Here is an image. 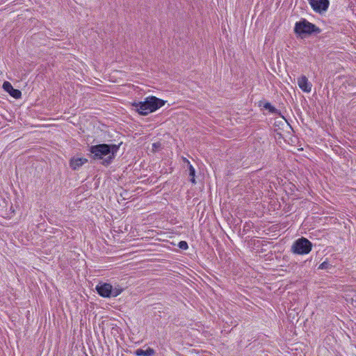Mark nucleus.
Masks as SVG:
<instances>
[{"instance_id": "f257e3e1", "label": "nucleus", "mask_w": 356, "mask_h": 356, "mask_svg": "<svg viewBox=\"0 0 356 356\" xmlns=\"http://www.w3.org/2000/svg\"><path fill=\"white\" fill-rule=\"evenodd\" d=\"M165 102L154 96H149L143 102H134L132 106L140 115H147L164 106Z\"/></svg>"}, {"instance_id": "f03ea898", "label": "nucleus", "mask_w": 356, "mask_h": 356, "mask_svg": "<svg viewBox=\"0 0 356 356\" xmlns=\"http://www.w3.org/2000/svg\"><path fill=\"white\" fill-rule=\"evenodd\" d=\"M96 290L99 295L104 298L117 297L123 291V289L118 285L113 287L111 284L104 282H99L96 286Z\"/></svg>"}, {"instance_id": "7ed1b4c3", "label": "nucleus", "mask_w": 356, "mask_h": 356, "mask_svg": "<svg viewBox=\"0 0 356 356\" xmlns=\"http://www.w3.org/2000/svg\"><path fill=\"white\" fill-rule=\"evenodd\" d=\"M118 149V147L115 145H108L106 144H101L94 145L90 147V152L93 155L94 159H100L104 156L110 154H114Z\"/></svg>"}, {"instance_id": "20e7f679", "label": "nucleus", "mask_w": 356, "mask_h": 356, "mask_svg": "<svg viewBox=\"0 0 356 356\" xmlns=\"http://www.w3.org/2000/svg\"><path fill=\"white\" fill-rule=\"evenodd\" d=\"M312 243L308 239L302 237L293 243L291 250L295 254H305L312 250Z\"/></svg>"}, {"instance_id": "39448f33", "label": "nucleus", "mask_w": 356, "mask_h": 356, "mask_svg": "<svg viewBox=\"0 0 356 356\" xmlns=\"http://www.w3.org/2000/svg\"><path fill=\"white\" fill-rule=\"evenodd\" d=\"M315 27L314 24L303 19L296 24L294 30L297 34L302 35L314 32Z\"/></svg>"}, {"instance_id": "423d86ee", "label": "nucleus", "mask_w": 356, "mask_h": 356, "mask_svg": "<svg viewBox=\"0 0 356 356\" xmlns=\"http://www.w3.org/2000/svg\"><path fill=\"white\" fill-rule=\"evenodd\" d=\"M312 8L317 13H323L328 9L329 0H308Z\"/></svg>"}, {"instance_id": "0eeeda50", "label": "nucleus", "mask_w": 356, "mask_h": 356, "mask_svg": "<svg viewBox=\"0 0 356 356\" xmlns=\"http://www.w3.org/2000/svg\"><path fill=\"white\" fill-rule=\"evenodd\" d=\"M298 85L299 88L305 92H310L312 91V84L308 81V79L302 75L298 78Z\"/></svg>"}, {"instance_id": "6e6552de", "label": "nucleus", "mask_w": 356, "mask_h": 356, "mask_svg": "<svg viewBox=\"0 0 356 356\" xmlns=\"http://www.w3.org/2000/svg\"><path fill=\"white\" fill-rule=\"evenodd\" d=\"M3 88L8 92L12 97L15 99H19L22 96V92L19 90L13 88V86L8 81H5L3 83Z\"/></svg>"}, {"instance_id": "1a4fd4ad", "label": "nucleus", "mask_w": 356, "mask_h": 356, "mask_svg": "<svg viewBox=\"0 0 356 356\" xmlns=\"http://www.w3.org/2000/svg\"><path fill=\"white\" fill-rule=\"evenodd\" d=\"M87 162V159L85 158L81 157H73L71 159L70 161V165L72 169L76 170L79 169L81 166H82L84 163Z\"/></svg>"}, {"instance_id": "9d476101", "label": "nucleus", "mask_w": 356, "mask_h": 356, "mask_svg": "<svg viewBox=\"0 0 356 356\" xmlns=\"http://www.w3.org/2000/svg\"><path fill=\"white\" fill-rule=\"evenodd\" d=\"M137 356H152L154 354V350L152 348H148L146 350L138 349L135 352Z\"/></svg>"}, {"instance_id": "9b49d317", "label": "nucleus", "mask_w": 356, "mask_h": 356, "mask_svg": "<svg viewBox=\"0 0 356 356\" xmlns=\"http://www.w3.org/2000/svg\"><path fill=\"white\" fill-rule=\"evenodd\" d=\"M188 170H189V175L191 177V181L193 184H195V168L193 167V165L191 164H189Z\"/></svg>"}, {"instance_id": "f8f14e48", "label": "nucleus", "mask_w": 356, "mask_h": 356, "mask_svg": "<svg viewBox=\"0 0 356 356\" xmlns=\"http://www.w3.org/2000/svg\"><path fill=\"white\" fill-rule=\"evenodd\" d=\"M330 265L329 264L328 262L324 261L320 264V266H318V269H321V270L327 269L330 268Z\"/></svg>"}, {"instance_id": "ddd939ff", "label": "nucleus", "mask_w": 356, "mask_h": 356, "mask_svg": "<svg viewBox=\"0 0 356 356\" xmlns=\"http://www.w3.org/2000/svg\"><path fill=\"white\" fill-rule=\"evenodd\" d=\"M264 108L268 109L270 112H275L276 111V109L268 102L264 104Z\"/></svg>"}, {"instance_id": "4468645a", "label": "nucleus", "mask_w": 356, "mask_h": 356, "mask_svg": "<svg viewBox=\"0 0 356 356\" xmlns=\"http://www.w3.org/2000/svg\"><path fill=\"white\" fill-rule=\"evenodd\" d=\"M179 247L181 249H183V250H186L188 248L187 243L186 241H180L179 243Z\"/></svg>"}, {"instance_id": "2eb2a0df", "label": "nucleus", "mask_w": 356, "mask_h": 356, "mask_svg": "<svg viewBox=\"0 0 356 356\" xmlns=\"http://www.w3.org/2000/svg\"><path fill=\"white\" fill-rule=\"evenodd\" d=\"M182 160L184 163H187L188 166H189V164H191L190 161L185 157L182 158Z\"/></svg>"}]
</instances>
